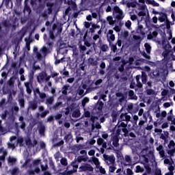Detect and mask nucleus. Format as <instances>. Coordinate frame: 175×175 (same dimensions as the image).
<instances>
[{
  "instance_id": "f257e3e1",
  "label": "nucleus",
  "mask_w": 175,
  "mask_h": 175,
  "mask_svg": "<svg viewBox=\"0 0 175 175\" xmlns=\"http://www.w3.org/2000/svg\"><path fill=\"white\" fill-rule=\"evenodd\" d=\"M28 81L25 82V86L26 87V92L28 95L32 94V83H33V71H31L29 74Z\"/></svg>"
},
{
  "instance_id": "f03ea898",
  "label": "nucleus",
  "mask_w": 175,
  "mask_h": 175,
  "mask_svg": "<svg viewBox=\"0 0 175 175\" xmlns=\"http://www.w3.org/2000/svg\"><path fill=\"white\" fill-rule=\"evenodd\" d=\"M167 44L165 46V50L163 52V56L164 57V62L167 65L168 64L170 57V49H172L171 44L169 43V42L167 40Z\"/></svg>"
},
{
  "instance_id": "7ed1b4c3",
  "label": "nucleus",
  "mask_w": 175,
  "mask_h": 175,
  "mask_svg": "<svg viewBox=\"0 0 175 175\" xmlns=\"http://www.w3.org/2000/svg\"><path fill=\"white\" fill-rule=\"evenodd\" d=\"M103 158L105 162H106L107 165H109V166H111V165H114L116 163V158L115 155H113V154H112L111 155L103 154Z\"/></svg>"
},
{
  "instance_id": "20e7f679",
  "label": "nucleus",
  "mask_w": 175,
  "mask_h": 175,
  "mask_svg": "<svg viewBox=\"0 0 175 175\" xmlns=\"http://www.w3.org/2000/svg\"><path fill=\"white\" fill-rule=\"evenodd\" d=\"M50 79H51V77L47 75V72H46V71H42L40 72L37 77L38 83H41V81H50Z\"/></svg>"
},
{
  "instance_id": "39448f33",
  "label": "nucleus",
  "mask_w": 175,
  "mask_h": 175,
  "mask_svg": "<svg viewBox=\"0 0 175 175\" xmlns=\"http://www.w3.org/2000/svg\"><path fill=\"white\" fill-rule=\"evenodd\" d=\"M103 106H104V103L103 102L100 101V102H98L94 109H93V112L98 114V115H100L101 114V113H103Z\"/></svg>"
},
{
  "instance_id": "423d86ee",
  "label": "nucleus",
  "mask_w": 175,
  "mask_h": 175,
  "mask_svg": "<svg viewBox=\"0 0 175 175\" xmlns=\"http://www.w3.org/2000/svg\"><path fill=\"white\" fill-rule=\"evenodd\" d=\"M67 5H68V8H67V16L70 10H77V5L75 0H67Z\"/></svg>"
},
{
  "instance_id": "0eeeda50",
  "label": "nucleus",
  "mask_w": 175,
  "mask_h": 175,
  "mask_svg": "<svg viewBox=\"0 0 175 175\" xmlns=\"http://www.w3.org/2000/svg\"><path fill=\"white\" fill-rule=\"evenodd\" d=\"M131 115L128 114V113L126 112L122 113V111L120 112L119 120L125 121V122H126V126H128V122L131 121Z\"/></svg>"
},
{
  "instance_id": "6e6552de",
  "label": "nucleus",
  "mask_w": 175,
  "mask_h": 175,
  "mask_svg": "<svg viewBox=\"0 0 175 175\" xmlns=\"http://www.w3.org/2000/svg\"><path fill=\"white\" fill-rule=\"evenodd\" d=\"M34 95L36 96V94L39 95V98L40 99V102L43 103L44 100H46V98H47V95L44 92H40V90H39V88H36L33 90Z\"/></svg>"
},
{
  "instance_id": "1a4fd4ad",
  "label": "nucleus",
  "mask_w": 175,
  "mask_h": 175,
  "mask_svg": "<svg viewBox=\"0 0 175 175\" xmlns=\"http://www.w3.org/2000/svg\"><path fill=\"white\" fill-rule=\"evenodd\" d=\"M94 167L90 165V163H83L79 166V171L80 172H93L94 170Z\"/></svg>"
},
{
  "instance_id": "9d476101",
  "label": "nucleus",
  "mask_w": 175,
  "mask_h": 175,
  "mask_svg": "<svg viewBox=\"0 0 175 175\" xmlns=\"http://www.w3.org/2000/svg\"><path fill=\"white\" fill-rule=\"evenodd\" d=\"M123 107L120 109V110H112L111 112V117H112V122H116L118 120V116L121 114V111H122Z\"/></svg>"
},
{
  "instance_id": "9b49d317",
  "label": "nucleus",
  "mask_w": 175,
  "mask_h": 175,
  "mask_svg": "<svg viewBox=\"0 0 175 175\" xmlns=\"http://www.w3.org/2000/svg\"><path fill=\"white\" fill-rule=\"evenodd\" d=\"M38 109V100L33 99L31 101L29 102V110H32L33 111Z\"/></svg>"
},
{
  "instance_id": "f8f14e48",
  "label": "nucleus",
  "mask_w": 175,
  "mask_h": 175,
  "mask_svg": "<svg viewBox=\"0 0 175 175\" xmlns=\"http://www.w3.org/2000/svg\"><path fill=\"white\" fill-rule=\"evenodd\" d=\"M113 32V29H109L108 31L107 40L109 43H111V42H114V40H116V36Z\"/></svg>"
},
{
  "instance_id": "ddd939ff",
  "label": "nucleus",
  "mask_w": 175,
  "mask_h": 175,
  "mask_svg": "<svg viewBox=\"0 0 175 175\" xmlns=\"http://www.w3.org/2000/svg\"><path fill=\"white\" fill-rule=\"evenodd\" d=\"M133 38L136 41V43L135 44V46L136 47H140V44L142 42V38H141V36H139L138 35H133Z\"/></svg>"
},
{
  "instance_id": "4468645a",
  "label": "nucleus",
  "mask_w": 175,
  "mask_h": 175,
  "mask_svg": "<svg viewBox=\"0 0 175 175\" xmlns=\"http://www.w3.org/2000/svg\"><path fill=\"white\" fill-rule=\"evenodd\" d=\"M38 132L41 136H44V132H46V126L43 123H40L38 126Z\"/></svg>"
},
{
  "instance_id": "2eb2a0df",
  "label": "nucleus",
  "mask_w": 175,
  "mask_h": 175,
  "mask_svg": "<svg viewBox=\"0 0 175 175\" xmlns=\"http://www.w3.org/2000/svg\"><path fill=\"white\" fill-rule=\"evenodd\" d=\"M159 14L160 15V17H159V21H160V23H164V21H165L166 18H167V13H163V12H159Z\"/></svg>"
},
{
  "instance_id": "dca6fc26",
  "label": "nucleus",
  "mask_w": 175,
  "mask_h": 175,
  "mask_svg": "<svg viewBox=\"0 0 175 175\" xmlns=\"http://www.w3.org/2000/svg\"><path fill=\"white\" fill-rule=\"evenodd\" d=\"M112 140H113V145L115 147H118V146H120V139L116 133V135H114L112 137Z\"/></svg>"
},
{
  "instance_id": "f3484780",
  "label": "nucleus",
  "mask_w": 175,
  "mask_h": 175,
  "mask_svg": "<svg viewBox=\"0 0 175 175\" xmlns=\"http://www.w3.org/2000/svg\"><path fill=\"white\" fill-rule=\"evenodd\" d=\"M88 63L92 66H96L98 65L97 59H95V58H93L92 57H90V58H88Z\"/></svg>"
},
{
  "instance_id": "a211bd4d",
  "label": "nucleus",
  "mask_w": 175,
  "mask_h": 175,
  "mask_svg": "<svg viewBox=\"0 0 175 175\" xmlns=\"http://www.w3.org/2000/svg\"><path fill=\"white\" fill-rule=\"evenodd\" d=\"M2 3H4L7 9H12L13 8V3L12 0H3Z\"/></svg>"
},
{
  "instance_id": "6ab92c4d",
  "label": "nucleus",
  "mask_w": 175,
  "mask_h": 175,
  "mask_svg": "<svg viewBox=\"0 0 175 175\" xmlns=\"http://www.w3.org/2000/svg\"><path fill=\"white\" fill-rule=\"evenodd\" d=\"M157 150L161 157H165V150L163 149V146L162 144H159L158 147H157Z\"/></svg>"
},
{
  "instance_id": "aec40b11",
  "label": "nucleus",
  "mask_w": 175,
  "mask_h": 175,
  "mask_svg": "<svg viewBox=\"0 0 175 175\" xmlns=\"http://www.w3.org/2000/svg\"><path fill=\"white\" fill-rule=\"evenodd\" d=\"M78 165H72V170L68 171V166H67V175L72 174V173H75L77 172Z\"/></svg>"
},
{
  "instance_id": "412c9836",
  "label": "nucleus",
  "mask_w": 175,
  "mask_h": 175,
  "mask_svg": "<svg viewBox=\"0 0 175 175\" xmlns=\"http://www.w3.org/2000/svg\"><path fill=\"white\" fill-rule=\"evenodd\" d=\"M129 96L131 99H135V100L138 99V96L135 94L133 90H130L129 91Z\"/></svg>"
},
{
  "instance_id": "4be33fe9",
  "label": "nucleus",
  "mask_w": 175,
  "mask_h": 175,
  "mask_svg": "<svg viewBox=\"0 0 175 175\" xmlns=\"http://www.w3.org/2000/svg\"><path fill=\"white\" fill-rule=\"evenodd\" d=\"M61 107H64V104H62V102L61 101L56 103L53 106V109H54V110H59V109H61Z\"/></svg>"
},
{
  "instance_id": "5701e85b",
  "label": "nucleus",
  "mask_w": 175,
  "mask_h": 175,
  "mask_svg": "<svg viewBox=\"0 0 175 175\" xmlns=\"http://www.w3.org/2000/svg\"><path fill=\"white\" fill-rule=\"evenodd\" d=\"M81 116V111L79 110V109H76L75 110H74L72 113V116L74 118H79Z\"/></svg>"
},
{
  "instance_id": "b1692460",
  "label": "nucleus",
  "mask_w": 175,
  "mask_h": 175,
  "mask_svg": "<svg viewBox=\"0 0 175 175\" xmlns=\"http://www.w3.org/2000/svg\"><path fill=\"white\" fill-rule=\"evenodd\" d=\"M92 161L96 167H100V162L97 157H92Z\"/></svg>"
},
{
  "instance_id": "393cba45",
  "label": "nucleus",
  "mask_w": 175,
  "mask_h": 175,
  "mask_svg": "<svg viewBox=\"0 0 175 175\" xmlns=\"http://www.w3.org/2000/svg\"><path fill=\"white\" fill-rule=\"evenodd\" d=\"M23 11L27 12L28 14H30L31 13H32V10H31V8L29 7V5H28V3H25Z\"/></svg>"
},
{
  "instance_id": "a878e982",
  "label": "nucleus",
  "mask_w": 175,
  "mask_h": 175,
  "mask_svg": "<svg viewBox=\"0 0 175 175\" xmlns=\"http://www.w3.org/2000/svg\"><path fill=\"white\" fill-rule=\"evenodd\" d=\"M121 121H120V117L118 118V122L117 124L118 125V129H116V133L117 134V136H119L122 132V128H121Z\"/></svg>"
},
{
  "instance_id": "bb28decb",
  "label": "nucleus",
  "mask_w": 175,
  "mask_h": 175,
  "mask_svg": "<svg viewBox=\"0 0 175 175\" xmlns=\"http://www.w3.org/2000/svg\"><path fill=\"white\" fill-rule=\"evenodd\" d=\"M148 76L145 72H142V81L144 84L147 83Z\"/></svg>"
},
{
  "instance_id": "cd10ccee",
  "label": "nucleus",
  "mask_w": 175,
  "mask_h": 175,
  "mask_svg": "<svg viewBox=\"0 0 175 175\" xmlns=\"http://www.w3.org/2000/svg\"><path fill=\"white\" fill-rule=\"evenodd\" d=\"M150 115V110H148L147 111H145V113H143V120L145 122H147L148 116Z\"/></svg>"
},
{
  "instance_id": "c85d7f7f",
  "label": "nucleus",
  "mask_w": 175,
  "mask_h": 175,
  "mask_svg": "<svg viewBox=\"0 0 175 175\" xmlns=\"http://www.w3.org/2000/svg\"><path fill=\"white\" fill-rule=\"evenodd\" d=\"M54 102V97L53 96H49L46 99L45 103L46 105H51Z\"/></svg>"
},
{
  "instance_id": "c756f323",
  "label": "nucleus",
  "mask_w": 175,
  "mask_h": 175,
  "mask_svg": "<svg viewBox=\"0 0 175 175\" xmlns=\"http://www.w3.org/2000/svg\"><path fill=\"white\" fill-rule=\"evenodd\" d=\"M78 162H82V161H88V157H86L85 155H79L78 156Z\"/></svg>"
},
{
  "instance_id": "7c9ffc66",
  "label": "nucleus",
  "mask_w": 175,
  "mask_h": 175,
  "mask_svg": "<svg viewBox=\"0 0 175 175\" xmlns=\"http://www.w3.org/2000/svg\"><path fill=\"white\" fill-rule=\"evenodd\" d=\"M8 163H11V165H14L16 162H17V159L14 157H9L8 159Z\"/></svg>"
},
{
  "instance_id": "2f4dec72",
  "label": "nucleus",
  "mask_w": 175,
  "mask_h": 175,
  "mask_svg": "<svg viewBox=\"0 0 175 175\" xmlns=\"http://www.w3.org/2000/svg\"><path fill=\"white\" fill-rule=\"evenodd\" d=\"M144 46H145L146 53L148 54H150L151 49H152L150 44H149V43H145Z\"/></svg>"
},
{
  "instance_id": "473e14b6",
  "label": "nucleus",
  "mask_w": 175,
  "mask_h": 175,
  "mask_svg": "<svg viewBox=\"0 0 175 175\" xmlns=\"http://www.w3.org/2000/svg\"><path fill=\"white\" fill-rule=\"evenodd\" d=\"M24 138L18 137L17 138V144H19V147H23L24 146Z\"/></svg>"
},
{
  "instance_id": "72a5a7b5",
  "label": "nucleus",
  "mask_w": 175,
  "mask_h": 175,
  "mask_svg": "<svg viewBox=\"0 0 175 175\" xmlns=\"http://www.w3.org/2000/svg\"><path fill=\"white\" fill-rule=\"evenodd\" d=\"M137 5V2L135 1V2H127L126 3V6L127 8H136Z\"/></svg>"
},
{
  "instance_id": "f704fd0d",
  "label": "nucleus",
  "mask_w": 175,
  "mask_h": 175,
  "mask_svg": "<svg viewBox=\"0 0 175 175\" xmlns=\"http://www.w3.org/2000/svg\"><path fill=\"white\" fill-rule=\"evenodd\" d=\"M116 18L117 20H122L124 18V14H122V10L120 9V12H118V14L116 15Z\"/></svg>"
},
{
  "instance_id": "c9c22d12",
  "label": "nucleus",
  "mask_w": 175,
  "mask_h": 175,
  "mask_svg": "<svg viewBox=\"0 0 175 175\" xmlns=\"http://www.w3.org/2000/svg\"><path fill=\"white\" fill-rule=\"evenodd\" d=\"M107 20L110 25H113V24H115V21H113L112 16H108V17H107Z\"/></svg>"
},
{
  "instance_id": "e433bc0d",
  "label": "nucleus",
  "mask_w": 175,
  "mask_h": 175,
  "mask_svg": "<svg viewBox=\"0 0 175 175\" xmlns=\"http://www.w3.org/2000/svg\"><path fill=\"white\" fill-rule=\"evenodd\" d=\"M122 132H124V136H129V131L127 128V126H124V128H122Z\"/></svg>"
},
{
  "instance_id": "4c0bfd02",
  "label": "nucleus",
  "mask_w": 175,
  "mask_h": 175,
  "mask_svg": "<svg viewBox=\"0 0 175 175\" xmlns=\"http://www.w3.org/2000/svg\"><path fill=\"white\" fill-rule=\"evenodd\" d=\"M109 49V47L108 44H102V46L100 47V50L103 52L108 51Z\"/></svg>"
},
{
  "instance_id": "58836bf2",
  "label": "nucleus",
  "mask_w": 175,
  "mask_h": 175,
  "mask_svg": "<svg viewBox=\"0 0 175 175\" xmlns=\"http://www.w3.org/2000/svg\"><path fill=\"white\" fill-rule=\"evenodd\" d=\"M88 102H90V98H88L87 96H85V98H83V99H82V101H81L82 106L85 107L86 103H88Z\"/></svg>"
},
{
  "instance_id": "ea45409f",
  "label": "nucleus",
  "mask_w": 175,
  "mask_h": 175,
  "mask_svg": "<svg viewBox=\"0 0 175 175\" xmlns=\"http://www.w3.org/2000/svg\"><path fill=\"white\" fill-rule=\"evenodd\" d=\"M144 168H142L140 165H137L135 172L136 173H139V172H144Z\"/></svg>"
},
{
  "instance_id": "a19ab883",
  "label": "nucleus",
  "mask_w": 175,
  "mask_h": 175,
  "mask_svg": "<svg viewBox=\"0 0 175 175\" xmlns=\"http://www.w3.org/2000/svg\"><path fill=\"white\" fill-rule=\"evenodd\" d=\"M158 35V32L157 31H153L152 35H150V36H148V39H152V38H157Z\"/></svg>"
},
{
  "instance_id": "79ce46f5",
  "label": "nucleus",
  "mask_w": 175,
  "mask_h": 175,
  "mask_svg": "<svg viewBox=\"0 0 175 175\" xmlns=\"http://www.w3.org/2000/svg\"><path fill=\"white\" fill-rule=\"evenodd\" d=\"M18 102L21 107H24V106H25V100H24V98L19 99Z\"/></svg>"
},
{
  "instance_id": "37998d69",
  "label": "nucleus",
  "mask_w": 175,
  "mask_h": 175,
  "mask_svg": "<svg viewBox=\"0 0 175 175\" xmlns=\"http://www.w3.org/2000/svg\"><path fill=\"white\" fill-rule=\"evenodd\" d=\"M121 36L122 38H124V39H126V38L129 36V31H124V32L122 33Z\"/></svg>"
},
{
  "instance_id": "c03bdc74",
  "label": "nucleus",
  "mask_w": 175,
  "mask_h": 175,
  "mask_svg": "<svg viewBox=\"0 0 175 175\" xmlns=\"http://www.w3.org/2000/svg\"><path fill=\"white\" fill-rule=\"evenodd\" d=\"M103 142H104V139L103 137H98L97 139V144L99 145V146H103Z\"/></svg>"
},
{
  "instance_id": "a18cd8bd",
  "label": "nucleus",
  "mask_w": 175,
  "mask_h": 175,
  "mask_svg": "<svg viewBox=\"0 0 175 175\" xmlns=\"http://www.w3.org/2000/svg\"><path fill=\"white\" fill-rule=\"evenodd\" d=\"M125 161L128 162L129 163H131L132 162V158L131 155H125Z\"/></svg>"
},
{
  "instance_id": "49530a36",
  "label": "nucleus",
  "mask_w": 175,
  "mask_h": 175,
  "mask_svg": "<svg viewBox=\"0 0 175 175\" xmlns=\"http://www.w3.org/2000/svg\"><path fill=\"white\" fill-rule=\"evenodd\" d=\"M116 169V166H115V163L113 165H111L109 167V172H111V173H113Z\"/></svg>"
},
{
  "instance_id": "de8ad7c7",
  "label": "nucleus",
  "mask_w": 175,
  "mask_h": 175,
  "mask_svg": "<svg viewBox=\"0 0 175 175\" xmlns=\"http://www.w3.org/2000/svg\"><path fill=\"white\" fill-rule=\"evenodd\" d=\"M17 172H18V168L17 167H15L11 171V174L12 175H16L17 174Z\"/></svg>"
},
{
  "instance_id": "09e8293b",
  "label": "nucleus",
  "mask_w": 175,
  "mask_h": 175,
  "mask_svg": "<svg viewBox=\"0 0 175 175\" xmlns=\"http://www.w3.org/2000/svg\"><path fill=\"white\" fill-rule=\"evenodd\" d=\"M49 111H44L40 113L41 118H44L49 114Z\"/></svg>"
},
{
  "instance_id": "8fccbe9b",
  "label": "nucleus",
  "mask_w": 175,
  "mask_h": 175,
  "mask_svg": "<svg viewBox=\"0 0 175 175\" xmlns=\"http://www.w3.org/2000/svg\"><path fill=\"white\" fill-rule=\"evenodd\" d=\"M168 170L170 172V175H174V166H173V165H170V166L168 167Z\"/></svg>"
},
{
  "instance_id": "3c124183",
  "label": "nucleus",
  "mask_w": 175,
  "mask_h": 175,
  "mask_svg": "<svg viewBox=\"0 0 175 175\" xmlns=\"http://www.w3.org/2000/svg\"><path fill=\"white\" fill-rule=\"evenodd\" d=\"M98 117L97 116H91L90 120H91V121H92V124H94L95 120H98Z\"/></svg>"
},
{
  "instance_id": "603ef678",
  "label": "nucleus",
  "mask_w": 175,
  "mask_h": 175,
  "mask_svg": "<svg viewBox=\"0 0 175 175\" xmlns=\"http://www.w3.org/2000/svg\"><path fill=\"white\" fill-rule=\"evenodd\" d=\"M111 49L113 53H116L118 50L117 44H111Z\"/></svg>"
},
{
  "instance_id": "864d4df0",
  "label": "nucleus",
  "mask_w": 175,
  "mask_h": 175,
  "mask_svg": "<svg viewBox=\"0 0 175 175\" xmlns=\"http://www.w3.org/2000/svg\"><path fill=\"white\" fill-rule=\"evenodd\" d=\"M76 106H77V104L75 103V102L71 103V105H70V109L71 112L72 111V113H73L74 109H75Z\"/></svg>"
},
{
  "instance_id": "5fc2aeb1",
  "label": "nucleus",
  "mask_w": 175,
  "mask_h": 175,
  "mask_svg": "<svg viewBox=\"0 0 175 175\" xmlns=\"http://www.w3.org/2000/svg\"><path fill=\"white\" fill-rule=\"evenodd\" d=\"M49 38L52 40L55 39V36H54V32L52 30L49 31Z\"/></svg>"
},
{
  "instance_id": "6e6d98bb",
  "label": "nucleus",
  "mask_w": 175,
  "mask_h": 175,
  "mask_svg": "<svg viewBox=\"0 0 175 175\" xmlns=\"http://www.w3.org/2000/svg\"><path fill=\"white\" fill-rule=\"evenodd\" d=\"M63 144H64V141L61 140L60 142L55 144L54 147H61V146H63Z\"/></svg>"
},
{
  "instance_id": "4d7b16f0",
  "label": "nucleus",
  "mask_w": 175,
  "mask_h": 175,
  "mask_svg": "<svg viewBox=\"0 0 175 175\" xmlns=\"http://www.w3.org/2000/svg\"><path fill=\"white\" fill-rule=\"evenodd\" d=\"M167 39H165V38L163 36L162 38V46L164 48V50H165V46L167 44Z\"/></svg>"
},
{
  "instance_id": "13d9d810",
  "label": "nucleus",
  "mask_w": 175,
  "mask_h": 175,
  "mask_svg": "<svg viewBox=\"0 0 175 175\" xmlns=\"http://www.w3.org/2000/svg\"><path fill=\"white\" fill-rule=\"evenodd\" d=\"M44 9V5L43 4H40L39 6L37 8V10H38V12H42Z\"/></svg>"
},
{
  "instance_id": "bf43d9fd",
  "label": "nucleus",
  "mask_w": 175,
  "mask_h": 175,
  "mask_svg": "<svg viewBox=\"0 0 175 175\" xmlns=\"http://www.w3.org/2000/svg\"><path fill=\"white\" fill-rule=\"evenodd\" d=\"M40 163V159H36L33 161V166H38Z\"/></svg>"
},
{
  "instance_id": "052dcab7",
  "label": "nucleus",
  "mask_w": 175,
  "mask_h": 175,
  "mask_svg": "<svg viewBox=\"0 0 175 175\" xmlns=\"http://www.w3.org/2000/svg\"><path fill=\"white\" fill-rule=\"evenodd\" d=\"M26 146H32V142L31 141V139H27L25 140Z\"/></svg>"
},
{
  "instance_id": "680f3d73",
  "label": "nucleus",
  "mask_w": 175,
  "mask_h": 175,
  "mask_svg": "<svg viewBox=\"0 0 175 175\" xmlns=\"http://www.w3.org/2000/svg\"><path fill=\"white\" fill-rule=\"evenodd\" d=\"M60 163H62V165H63V166H66V158H62L60 160Z\"/></svg>"
},
{
  "instance_id": "e2e57ef3",
  "label": "nucleus",
  "mask_w": 175,
  "mask_h": 175,
  "mask_svg": "<svg viewBox=\"0 0 175 175\" xmlns=\"http://www.w3.org/2000/svg\"><path fill=\"white\" fill-rule=\"evenodd\" d=\"M146 92L148 95H152V94H154V90H152V88H149L146 90Z\"/></svg>"
},
{
  "instance_id": "0e129e2a",
  "label": "nucleus",
  "mask_w": 175,
  "mask_h": 175,
  "mask_svg": "<svg viewBox=\"0 0 175 175\" xmlns=\"http://www.w3.org/2000/svg\"><path fill=\"white\" fill-rule=\"evenodd\" d=\"M174 146H175V142L174 140H170L168 144V147L171 148V147H174Z\"/></svg>"
},
{
  "instance_id": "69168bd1",
  "label": "nucleus",
  "mask_w": 175,
  "mask_h": 175,
  "mask_svg": "<svg viewBox=\"0 0 175 175\" xmlns=\"http://www.w3.org/2000/svg\"><path fill=\"white\" fill-rule=\"evenodd\" d=\"M40 147L42 150L46 148V144L44 142L40 143Z\"/></svg>"
},
{
  "instance_id": "338daca9",
  "label": "nucleus",
  "mask_w": 175,
  "mask_h": 175,
  "mask_svg": "<svg viewBox=\"0 0 175 175\" xmlns=\"http://www.w3.org/2000/svg\"><path fill=\"white\" fill-rule=\"evenodd\" d=\"M126 174L127 175H132V174H133V171H132V170H131V168H127Z\"/></svg>"
},
{
  "instance_id": "774afa93",
  "label": "nucleus",
  "mask_w": 175,
  "mask_h": 175,
  "mask_svg": "<svg viewBox=\"0 0 175 175\" xmlns=\"http://www.w3.org/2000/svg\"><path fill=\"white\" fill-rule=\"evenodd\" d=\"M154 175H162L161 170H156L154 172Z\"/></svg>"
}]
</instances>
